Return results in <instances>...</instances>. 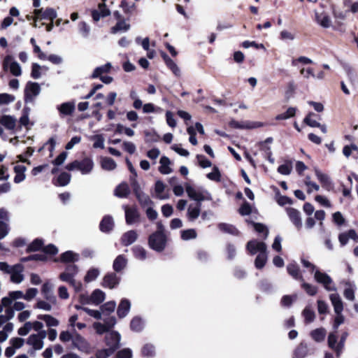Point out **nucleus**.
<instances>
[{
  "label": "nucleus",
  "mask_w": 358,
  "mask_h": 358,
  "mask_svg": "<svg viewBox=\"0 0 358 358\" xmlns=\"http://www.w3.org/2000/svg\"><path fill=\"white\" fill-rule=\"evenodd\" d=\"M0 271L9 274L10 281L13 283L20 284L24 279V266L22 264H17L10 266L6 262H0Z\"/></svg>",
  "instance_id": "f257e3e1"
},
{
  "label": "nucleus",
  "mask_w": 358,
  "mask_h": 358,
  "mask_svg": "<svg viewBox=\"0 0 358 358\" xmlns=\"http://www.w3.org/2000/svg\"><path fill=\"white\" fill-rule=\"evenodd\" d=\"M185 188L188 196L191 199L196 201L198 203H201V202L204 201H211L213 199L211 194L201 187H194L186 183Z\"/></svg>",
  "instance_id": "f03ea898"
},
{
  "label": "nucleus",
  "mask_w": 358,
  "mask_h": 358,
  "mask_svg": "<svg viewBox=\"0 0 358 358\" xmlns=\"http://www.w3.org/2000/svg\"><path fill=\"white\" fill-rule=\"evenodd\" d=\"M94 166V161L90 157H85L81 160H75L66 166L68 171H79L83 175L90 174Z\"/></svg>",
  "instance_id": "7ed1b4c3"
},
{
  "label": "nucleus",
  "mask_w": 358,
  "mask_h": 358,
  "mask_svg": "<svg viewBox=\"0 0 358 358\" xmlns=\"http://www.w3.org/2000/svg\"><path fill=\"white\" fill-rule=\"evenodd\" d=\"M166 245V237L164 233H152L148 238L149 247L155 251H163Z\"/></svg>",
  "instance_id": "20e7f679"
},
{
  "label": "nucleus",
  "mask_w": 358,
  "mask_h": 358,
  "mask_svg": "<svg viewBox=\"0 0 358 358\" xmlns=\"http://www.w3.org/2000/svg\"><path fill=\"white\" fill-rule=\"evenodd\" d=\"M314 278L318 283L322 284L326 290L334 292L337 290L331 278L327 273L315 270Z\"/></svg>",
  "instance_id": "39448f33"
},
{
  "label": "nucleus",
  "mask_w": 358,
  "mask_h": 358,
  "mask_svg": "<svg viewBox=\"0 0 358 358\" xmlns=\"http://www.w3.org/2000/svg\"><path fill=\"white\" fill-rule=\"evenodd\" d=\"M46 336V331H41L37 334H31L27 340V343L34 350H40L43 348V341Z\"/></svg>",
  "instance_id": "423d86ee"
},
{
  "label": "nucleus",
  "mask_w": 358,
  "mask_h": 358,
  "mask_svg": "<svg viewBox=\"0 0 358 358\" xmlns=\"http://www.w3.org/2000/svg\"><path fill=\"white\" fill-rule=\"evenodd\" d=\"M72 345L74 348L85 354H90L92 351L90 343L78 333L74 334Z\"/></svg>",
  "instance_id": "0eeeda50"
},
{
  "label": "nucleus",
  "mask_w": 358,
  "mask_h": 358,
  "mask_svg": "<svg viewBox=\"0 0 358 358\" xmlns=\"http://www.w3.org/2000/svg\"><path fill=\"white\" fill-rule=\"evenodd\" d=\"M41 92V87L37 83L29 81L24 88V101L31 103Z\"/></svg>",
  "instance_id": "6e6552de"
},
{
  "label": "nucleus",
  "mask_w": 358,
  "mask_h": 358,
  "mask_svg": "<svg viewBox=\"0 0 358 358\" xmlns=\"http://www.w3.org/2000/svg\"><path fill=\"white\" fill-rule=\"evenodd\" d=\"M123 208L125 213V221L127 224L132 225L140 222L141 214L136 206H124Z\"/></svg>",
  "instance_id": "1a4fd4ad"
},
{
  "label": "nucleus",
  "mask_w": 358,
  "mask_h": 358,
  "mask_svg": "<svg viewBox=\"0 0 358 358\" xmlns=\"http://www.w3.org/2000/svg\"><path fill=\"white\" fill-rule=\"evenodd\" d=\"M3 66L5 70H9L14 76H20L22 74L20 65L15 61L11 55H7L4 58Z\"/></svg>",
  "instance_id": "9d476101"
},
{
  "label": "nucleus",
  "mask_w": 358,
  "mask_h": 358,
  "mask_svg": "<svg viewBox=\"0 0 358 358\" xmlns=\"http://www.w3.org/2000/svg\"><path fill=\"white\" fill-rule=\"evenodd\" d=\"M59 278L62 282H65L69 283L76 292H80L83 289V284L80 281L76 280L75 277H73L71 273H69L66 271L62 272Z\"/></svg>",
  "instance_id": "9b49d317"
},
{
  "label": "nucleus",
  "mask_w": 358,
  "mask_h": 358,
  "mask_svg": "<svg viewBox=\"0 0 358 358\" xmlns=\"http://www.w3.org/2000/svg\"><path fill=\"white\" fill-rule=\"evenodd\" d=\"M34 14L35 15V21L37 19L50 20V21H53L54 19L57 17V12L55 9L52 8H47L45 10H43V8L35 9L34 11Z\"/></svg>",
  "instance_id": "f8f14e48"
},
{
  "label": "nucleus",
  "mask_w": 358,
  "mask_h": 358,
  "mask_svg": "<svg viewBox=\"0 0 358 358\" xmlns=\"http://www.w3.org/2000/svg\"><path fill=\"white\" fill-rule=\"evenodd\" d=\"M106 1V0H102V2L99 3L98 8L92 11V17L94 21L98 22L101 18L110 15V11L107 8Z\"/></svg>",
  "instance_id": "ddd939ff"
},
{
  "label": "nucleus",
  "mask_w": 358,
  "mask_h": 358,
  "mask_svg": "<svg viewBox=\"0 0 358 358\" xmlns=\"http://www.w3.org/2000/svg\"><path fill=\"white\" fill-rule=\"evenodd\" d=\"M106 341L108 348L115 352L120 346V334L117 331H110L106 334Z\"/></svg>",
  "instance_id": "4468645a"
},
{
  "label": "nucleus",
  "mask_w": 358,
  "mask_h": 358,
  "mask_svg": "<svg viewBox=\"0 0 358 358\" xmlns=\"http://www.w3.org/2000/svg\"><path fill=\"white\" fill-rule=\"evenodd\" d=\"M314 172L317 180L322 184V187L327 190H330L333 187V183L330 177L316 167L314 168Z\"/></svg>",
  "instance_id": "2eb2a0df"
},
{
  "label": "nucleus",
  "mask_w": 358,
  "mask_h": 358,
  "mask_svg": "<svg viewBox=\"0 0 358 358\" xmlns=\"http://www.w3.org/2000/svg\"><path fill=\"white\" fill-rule=\"evenodd\" d=\"M247 250L251 255H255L257 252L261 253L266 252V245L264 242H260L257 240H252L247 243Z\"/></svg>",
  "instance_id": "dca6fc26"
},
{
  "label": "nucleus",
  "mask_w": 358,
  "mask_h": 358,
  "mask_svg": "<svg viewBox=\"0 0 358 358\" xmlns=\"http://www.w3.org/2000/svg\"><path fill=\"white\" fill-rule=\"evenodd\" d=\"M0 124L6 129L16 133L17 119L9 115L0 116Z\"/></svg>",
  "instance_id": "f3484780"
},
{
  "label": "nucleus",
  "mask_w": 358,
  "mask_h": 358,
  "mask_svg": "<svg viewBox=\"0 0 358 358\" xmlns=\"http://www.w3.org/2000/svg\"><path fill=\"white\" fill-rule=\"evenodd\" d=\"M120 278L114 273L106 274L102 282V286L109 289L115 288L120 283Z\"/></svg>",
  "instance_id": "a211bd4d"
},
{
  "label": "nucleus",
  "mask_w": 358,
  "mask_h": 358,
  "mask_svg": "<svg viewBox=\"0 0 358 358\" xmlns=\"http://www.w3.org/2000/svg\"><path fill=\"white\" fill-rule=\"evenodd\" d=\"M20 299H24V293L22 291H11L8 292V296L2 298V302L4 305V307H11L10 306L14 301Z\"/></svg>",
  "instance_id": "6ab92c4d"
},
{
  "label": "nucleus",
  "mask_w": 358,
  "mask_h": 358,
  "mask_svg": "<svg viewBox=\"0 0 358 358\" xmlns=\"http://www.w3.org/2000/svg\"><path fill=\"white\" fill-rule=\"evenodd\" d=\"M344 285L343 295L345 298L348 301H353L355 299L356 284L355 282L348 280L344 282Z\"/></svg>",
  "instance_id": "aec40b11"
},
{
  "label": "nucleus",
  "mask_w": 358,
  "mask_h": 358,
  "mask_svg": "<svg viewBox=\"0 0 358 358\" xmlns=\"http://www.w3.org/2000/svg\"><path fill=\"white\" fill-rule=\"evenodd\" d=\"M315 19L316 22L323 28H329L332 24L330 16L324 12L318 13L316 11L315 13Z\"/></svg>",
  "instance_id": "412c9836"
},
{
  "label": "nucleus",
  "mask_w": 358,
  "mask_h": 358,
  "mask_svg": "<svg viewBox=\"0 0 358 358\" xmlns=\"http://www.w3.org/2000/svg\"><path fill=\"white\" fill-rule=\"evenodd\" d=\"M287 213L292 224L296 227L297 229H300L302 227V221L300 212L294 208H289L287 209Z\"/></svg>",
  "instance_id": "4be33fe9"
},
{
  "label": "nucleus",
  "mask_w": 358,
  "mask_h": 358,
  "mask_svg": "<svg viewBox=\"0 0 358 358\" xmlns=\"http://www.w3.org/2000/svg\"><path fill=\"white\" fill-rule=\"evenodd\" d=\"M201 203L190 204L187 208V217L189 222L195 221L201 214Z\"/></svg>",
  "instance_id": "5701e85b"
},
{
  "label": "nucleus",
  "mask_w": 358,
  "mask_h": 358,
  "mask_svg": "<svg viewBox=\"0 0 358 358\" xmlns=\"http://www.w3.org/2000/svg\"><path fill=\"white\" fill-rule=\"evenodd\" d=\"M41 292L46 300L52 303H56V297L53 293V285L50 282H46L43 285Z\"/></svg>",
  "instance_id": "b1692460"
},
{
  "label": "nucleus",
  "mask_w": 358,
  "mask_h": 358,
  "mask_svg": "<svg viewBox=\"0 0 358 358\" xmlns=\"http://www.w3.org/2000/svg\"><path fill=\"white\" fill-rule=\"evenodd\" d=\"M57 108L60 116L71 115L75 110V103L73 101L65 102L57 106Z\"/></svg>",
  "instance_id": "393cba45"
},
{
  "label": "nucleus",
  "mask_w": 358,
  "mask_h": 358,
  "mask_svg": "<svg viewBox=\"0 0 358 358\" xmlns=\"http://www.w3.org/2000/svg\"><path fill=\"white\" fill-rule=\"evenodd\" d=\"M329 299L334 307L335 313H341L343 310V303L340 295L337 293H334L329 295Z\"/></svg>",
  "instance_id": "a878e982"
},
{
  "label": "nucleus",
  "mask_w": 358,
  "mask_h": 358,
  "mask_svg": "<svg viewBox=\"0 0 358 358\" xmlns=\"http://www.w3.org/2000/svg\"><path fill=\"white\" fill-rule=\"evenodd\" d=\"M138 238V234L135 230H129L125 232L121 237L122 245L128 246L134 243Z\"/></svg>",
  "instance_id": "bb28decb"
},
{
  "label": "nucleus",
  "mask_w": 358,
  "mask_h": 358,
  "mask_svg": "<svg viewBox=\"0 0 358 358\" xmlns=\"http://www.w3.org/2000/svg\"><path fill=\"white\" fill-rule=\"evenodd\" d=\"M105 293L102 290L96 289L91 294L90 300L92 305L97 306L102 303L105 300Z\"/></svg>",
  "instance_id": "cd10ccee"
},
{
  "label": "nucleus",
  "mask_w": 358,
  "mask_h": 358,
  "mask_svg": "<svg viewBox=\"0 0 358 358\" xmlns=\"http://www.w3.org/2000/svg\"><path fill=\"white\" fill-rule=\"evenodd\" d=\"M164 189L165 185L162 181L158 180L156 182L155 187V194L157 199L164 200L169 198V194L164 192Z\"/></svg>",
  "instance_id": "c85d7f7f"
},
{
  "label": "nucleus",
  "mask_w": 358,
  "mask_h": 358,
  "mask_svg": "<svg viewBox=\"0 0 358 358\" xmlns=\"http://www.w3.org/2000/svg\"><path fill=\"white\" fill-rule=\"evenodd\" d=\"M101 271L99 268L96 267H91L90 268L84 277V281L86 283H90L95 280L100 275Z\"/></svg>",
  "instance_id": "c756f323"
},
{
  "label": "nucleus",
  "mask_w": 358,
  "mask_h": 358,
  "mask_svg": "<svg viewBox=\"0 0 358 358\" xmlns=\"http://www.w3.org/2000/svg\"><path fill=\"white\" fill-rule=\"evenodd\" d=\"M160 166L159 167V171L161 173L167 175L172 173L173 170L170 167L171 161L169 158L166 156H163L161 157L160 161Z\"/></svg>",
  "instance_id": "7c9ffc66"
},
{
  "label": "nucleus",
  "mask_w": 358,
  "mask_h": 358,
  "mask_svg": "<svg viewBox=\"0 0 358 358\" xmlns=\"http://www.w3.org/2000/svg\"><path fill=\"white\" fill-rule=\"evenodd\" d=\"M127 264V259L122 255H118L114 260L113 268L116 272L123 270Z\"/></svg>",
  "instance_id": "2f4dec72"
},
{
  "label": "nucleus",
  "mask_w": 358,
  "mask_h": 358,
  "mask_svg": "<svg viewBox=\"0 0 358 358\" xmlns=\"http://www.w3.org/2000/svg\"><path fill=\"white\" fill-rule=\"evenodd\" d=\"M79 259V255L71 250L62 253L60 256V262L64 263L76 262Z\"/></svg>",
  "instance_id": "473e14b6"
},
{
  "label": "nucleus",
  "mask_w": 358,
  "mask_h": 358,
  "mask_svg": "<svg viewBox=\"0 0 358 358\" xmlns=\"http://www.w3.org/2000/svg\"><path fill=\"white\" fill-rule=\"evenodd\" d=\"M27 169L24 165L17 164L14 167V171L15 173V176L14 178V182L15 183H20L22 182L25 179L24 172Z\"/></svg>",
  "instance_id": "72a5a7b5"
},
{
  "label": "nucleus",
  "mask_w": 358,
  "mask_h": 358,
  "mask_svg": "<svg viewBox=\"0 0 358 358\" xmlns=\"http://www.w3.org/2000/svg\"><path fill=\"white\" fill-rule=\"evenodd\" d=\"M163 58L168 68L173 72L176 76H180V69L178 65L168 55L164 54Z\"/></svg>",
  "instance_id": "f704fd0d"
},
{
  "label": "nucleus",
  "mask_w": 358,
  "mask_h": 358,
  "mask_svg": "<svg viewBox=\"0 0 358 358\" xmlns=\"http://www.w3.org/2000/svg\"><path fill=\"white\" fill-rule=\"evenodd\" d=\"M130 29V24L124 20H119L115 26L111 28L110 32L115 34L118 32H126Z\"/></svg>",
  "instance_id": "c9c22d12"
},
{
  "label": "nucleus",
  "mask_w": 358,
  "mask_h": 358,
  "mask_svg": "<svg viewBox=\"0 0 358 358\" xmlns=\"http://www.w3.org/2000/svg\"><path fill=\"white\" fill-rule=\"evenodd\" d=\"M327 331L324 328H317L310 331L311 338L317 343L322 342L326 336Z\"/></svg>",
  "instance_id": "e433bc0d"
},
{
  "label": "nucleus",
  "mask_w": 358,
  "mask_h": 358,
  "mask_svg": "<svg viewBox=\"0 0 358 358\" xmlns=\"http://www.w3.org/2000/svg\"><path fill=\"white\" fill-rule=\"evenodd\" d=\"M288 273L294 279L303 281V276L300 273L299 266L295 263L289 264L287 266Z\"/></svg>",
  "instance_id": "4c0bfd02"
},
{
  "label": "nucleus",
  "mask_w": 358,
  "mask_h": 358,
  "mask_svg": "<svg viewBox=\"0 0 358 358\" xmlns=\"http://www.w3.org/2000/svg\"><path fill=\"white\" fill-rule=\"evenodd\" d=\"M100 164L101 168L106 171H113L117 166L115 162L112 158L107 157H101Z\"/></svg>",
  "instance_id": "58836bf2"
},
{
  "label": "nucleus",
  "mask_w": 358,
  "mask_h": 358,
  "mask_svg": "<svg viewBox=\"0 0 358 358\" xmlns=\"http://www.w3.org/2000/svg\"><path fill=\"white\" fill-rule=\"evenodd\" d=\"M136 197L138 199V202L143 208H148L152 206L153 202L150 199V196L143 192H136Z\"/></svg>",
  "instance_id": "ea45409f"
},
{
  "label": "nucleus",
  "mask_w": 358,
  "mask_h": 358,
  "mask_svg": "<svg viewBox=\"0 0 358 358\" xmlns=\"http://www.w3.org/2000/svg\"><path fill=\"white\" fill-rule=\"evenodd\" d=\"M130 193V189L126 182L120 184L115 189V195L120 198H125Z\"/></svg>",
  "instance_id": "a19ab883"
},
{
  "label": "nucleus",
  "mask_w": 358,
  "mask_h": 358,
  "mask_svg": "<svg viewBox=\"0 0 358 358\" xmlns=\"http://www.w3.org/2000/svg\"><path fill=\"white\" fill-rule=\"evenodd\" d=\"M131 304L127 299H122L117 308V315L120 317H124L130 310Z\"/></svg>",
  "instance_id": "79ce46f5"
},
{
  "label": "nucleus",
  "mask_w": 358,
  "mask_h": 358,
  "mask_svg": "<svg viewBox=\"0 0 358 358\" xmlns=\"http://www.w3.org/2000/svg\"><path fill=\"white\" fill-rule=\"evenodd\" d=\"M114 223L112 217L105 216L100 223V229L103 232H108L113 227Z\"/></svg>",
  "instance_id": "37998d69"
},
{
  "label": "nucleus",
  "mask_w": 358,
  "mask_h": 358,
  "mask_svg": "<svg viewBox=\"0 0 358 358\" xmlns=\"http://www.w3.org/2000/svg\"><path fill=\"white\" fill-rule=\"evenodd\" d=\"M78 31L80 36L87 38L90 34V26L85 21H80L78 23Z\"/></svg>",
  "instance_id": "c03bdc74"
},
{
  "label": "nucleus",
  "mask_w": 358,
  "mask_h": 358,
  "mask_svg": "<svg viewBox=\"0 0 358 358\" xmlns=\"http://www.w3.org/2000/svg\"><path fill=\"white\" fill-rule=\"evenodd\" d=\"M111 67L112 65L109 62L105 64L104 65L96 67L92 75V78H96L102 76L103 73H108L110 71Z\"/></svg>",
  "instance_id": "a18cd8bd"
},
{
  "label": "nucleus",
  "mask_w": 358,
  "mask_h": 358,
  "mask_svg": "<svg viewBox=\"0 0 358 358\" xmlns=\"http://www.w3.org/2000/svg\"><path fill=\"white\" fill-rule=\"evenodd\" d=\"M131 250L136 259L143 261L147 258V251L142 246L136 245L132 248Z\"/></svg>",
  "instance_id": "49530a36"
},
{
  "label": "nucleus",
  "mask_w": 358,
  "mask_h": 358,
  "mask_svg": "<svg viewBox=\"0 0 358 358\" xmlns=\"http://www.w3.org/2000/svg\"><path fill=\"white\" fill-rule=\"evenodd\" d=\"M38 319L43 320L48 327H57L59 324V320L50 315H39Z\"/></svg>",
  "instance_id": "de8ad7c7"
},
{
  "label": "nucleus",
  "mask_w": 358,
  "mask_h": 358,
  "mask_svg": "<svg viewBox=\"0 0 358 358\" xmlns=\"http://www.w3.org/2000/svg\"><path fill=\"white\" fill-rule=\"evenodd\" d=\"M14 325L13 323H6L1 331H0V343L6 341L8 335L13 331Z\"/></svg>",
  "instance_id": "09e8293b"
},
{
  "label": "nucleus",
  "mask_w": 358,
  "mask_h": 358,
  "mask_svg": "<svg viewBox=\"0 0 358 358\" xmlns=\"http://www.w3.org/2000/svg\"><path fill=\"white\" fill-rule=\"evenodd\" d=\"M6 308L3 314L0 315V326L3 324L9 323L8 321L13 318L15 313L11 307H4Z\"/></svg>",
  "instance_id": "8fccbe9b"
},
{
  "label": "nucleus",
  "mask_w": 358,
  "mask_h": 358,
  "mask_svg": "<svg viewBox=\"0 0 358 358\" xmlns=\"http://www.w3.org/2000/svg\"><path fill=\"white\" fill-rule=\"evenodd\" d=\"M302 316L306 324L313 322L315 318V313L314 310L309 306H306L302 311Z\"/></svg>",
  "instance_id": "3c124183"
},
{
  "label": "nucleus",
  "mask_w": 358,
  "mask_h": 358,
  "mask_svg": "<svg viewBox=\"0 0 358 358\" xmlns=\"http://www.w3.org/2000/svg\"><path fill=\"white\" fill-rule=\"evenodd\" d=\"M141 353L145 357H153L156 354L155 347L151 343H146L142 348Z\"/></svg>",
  "instance_id": "603ef678"
},
{
  "label": "nucleus",
  "mask_w": 358,
  "mask_h": 358,
  "mask_svg": "<svg viewBox=\"0 0 358 358\" xmlns=\"http://www.w3.org/2000/svg\"><path fill=\"white\" fill-rule=\"evenodd\" d=\"M231 126L234 128H248V129H255L261 127L263 126V123L259 122H255L251 123H248L246 125L241 124L238 122L231 121L230 123Z\"/></svg>",
  "instance_id": "864d4df0"
},
{
  "label": "nucleus",
  "mask_w": 358,
  "mask_h": 358,
  "mask_svg": "<svg viewBox=\"0 0 358 358\" xmlns=\"http://www.w3.org/2000/svg\"><path fill=\"white\" fill-rule=\"evenodd\" d=\"M130 327L133 331L139 332L144 328V322L141 318L136 317L131 320Z\"/></svg>",
  "instance_id": "5fc2aeb1"
},
{
  "label": "nucleus",
  "mask_w": 358,
  "mask_h": 358,
  "mask_svg": "<svg viewBox=\"0 0 358 358\" xmlns=\"http://www.w3.org/2000/svg\"><path fill=\"white\" fill-rule=\"evenodd\" d=\"M77 333L76 331L72 330V332L65 330L62 331L59 334V340L63 343H67L71 341L73 343V340L74 338V334Z\"/></svg>",
  "instance_id": "6e6d98bb"
},
{
  "label": "nucleus",
  "mask_w": 358,
  "mask_h": 358,
  "mask_svg": "<svg viewBox=\"0 0 358 358\" xmlns=\"http://www.w3.org/2000/svg\"><path fill=\"white\" fill-rule=\"evenodd\" d=\"M296 112V108L294 107H289L287 108L285 113H281L275 117V120H287L290 117H292L295 115Z\"/></svg>",
  "instance_id": "4d7b16f0"
},
{
  "label": "nucleus",
  "mask_w": 358,
  "mask_h": 358,
  "mask_svg": "<svg viewBox=\"0 0 358 358\" xmlns=\"http://www.w3.org/2000/svg\"><path fill=\"white\" fill-rule=\"evenodd\" d=\"M71 180V175L66 172L62 173L57 179L56 185L66 186Z\"/></svg>",
  "instance_id": "13d9d810"
},
{
  "label": "nucleus",
  "mask_w": 358,
  "mask_h": 358,
  "mask_svg": "<svg viewBox=\"0 0 358 358\" xmlns=\"http://www.w3.org/2000/svg\"><path fill=\"white\" fill-rule=\"evenodd\" d=\"M267 260V252H263L259 253L256 257L255 264L257 268H262L264 266Z\"/></svg>",
  "instance_id": "bf43d9fd"
},
{
  "label": "nucleus",
  "mask_w": 358,
  "mask_h": 358,
  "mask_svg": "<svg viewBox=\"0 0 358 358\" xmlns=\"http://www.w3.org/2000/svg\"><path fill=\"white\" fill-rule=\"evenodd\" d=\"M218 228L219 229L224 232L229 233L233 235H236L238 234V230L236 229V228L234 226L229 224L220 223L218 224Z\"/></svg>",
  "instance_id": "052dcab7"
},
{
  "label": "nucleus",
  "mask_w": 358,
  "mask_h": 358,
  "mask_svg": "<svg viewBox=\"0 0 358 358\" xmlns=\"http://www.w3.org/2000/svg\"><path fill=\"white\" fill-rule=\"evenodd\" d=\"M206 177L212 181L220 182L221 180V173L217 166H213L212 171L206 175Z\"/></svg>",
  "instance_id": "680f3d73"
},
{
  "label": "nucleus",
  "mask_w": 358,
  "mask_h": 358,
  "mask_svg": "<svg viewBox=\"0 0 358 358\" xmlns=\"http://www.w3.org/2000/svg\"><path fill=\"white\" fill-rule=\"evenodd\" d=\"M41 69H45V71H47L48 68L45 67V66L42 67L39 64H38L36 63H34L32 64V67H31V77L34 79H38L41 76Z\"/></svg>",
  "instance_id": "e2e57ef3"
},
{
  "label": "nucleus",
  "mask_w": 358,
  "mask_h": 358,
  "mask_svg": "<svg viewBox=\"0 0 358 358\" xmlns=\"http://www.w3.org/2000/svg\"><path fill=\"white\" fill-rule=\"evenodd\" d=\"M295 356L299 358L304 357L308 354V346L305 343H300L294 352Z\"/></svg>",
  "instance_id": "0e129e2a"
},
{
  "label": "nucleus",
  "mask_w": 358,
  "mask_h": 358,
  "mask_svg": "<svg viewBox=\"0 0 358 358\" xmlns=\"http://www.w3.org/2000/svg\"><path fill=\"white\" fill-rule=\"evenodd\" d=\"M196 232L193 229H189L181 231V238L185 241L194 239L196 237Z\"/></svg>",
  "instance_id": "69168bd1"
},
{
  "label": "nucleus",
  "mask_w": 358,
  "mask_h": 358,
  "mask_svg": "<svg viewBox=\"0 0 358 358\" xmlns=\"http://www.w3.org/2000/svg\"><path fill=\"white\" fill-rule=\"evenodd\" d=\"M38 292V291L36 288H29L24 294V299L27 301H31L36 296Z\"/></svg>",
  "instance_id": "338daca9"
},
{
  "label": "nucleus",
  "mask_w": 358,
  "mask_h": 358,
  "mask_svg": "<svg viewBox=\"0 0 358 358\" xmlns=\"http://www.w3.org/2000/svg\"><path fill=\"white\" fill-rule=\"evenodd\" d=\"M295 34L287 30H282L280 33V38L284 41H291L295 39Z\"/></svg>",
  "instance_id": "774afa93"
}]
</instances>
